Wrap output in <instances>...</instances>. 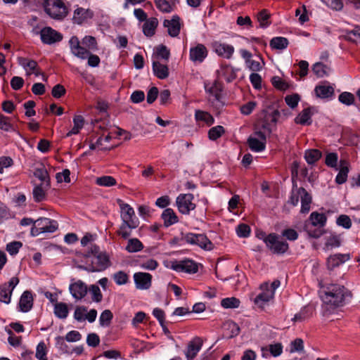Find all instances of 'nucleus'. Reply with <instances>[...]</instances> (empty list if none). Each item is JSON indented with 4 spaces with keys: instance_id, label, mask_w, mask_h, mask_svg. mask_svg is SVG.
<instances>
[{
    "instance_id": "1",
    "label": "nucleus",
    "mask_w": 360,
    "mask_h": 360,
    "mask_svg": "<svg viewBox=\"0 0 360 360\" xmlns=\"http://www.w3.org/2000/svg\"><path fill=\"white\" fill-rule=\"evenodd\" d=\"M117 201L121 210L122 221L117 234L123 239H127L131 236L130 230L137 228L139 221L135 215L134 209L129 204L124 203L120 199H117Z\"/></svg>"
},
{
    "instance_id": "2",
    "label": "nucleus",
    "mask_w": 360,
    "mask_h": 360,
    "mask_svg": "<svg viewBox=\"0 0 360 360\" xmlns=\"http://www.w3.org/2000/svg\"><path fill=\"white\" fill-rule=\"evenodd\" d=\"M347 297H351L352 293L344 285L331 283L326 287L321 298L326 304L338 307L343 304Z\"/></svg>"
},
{
    "instance_id": "3",
    "label": "nucleus",
    "mask_w": 360,
    "mask_h": 360,
    "mask_svg": "<svg viewBox=\"0 0 360 360\" xmlns=\"http://www.w3.org/2000/svg\"><path fill=\"white\" fill-rule=\"evenodd\" d=\"M33 3L41 5L44 12L52 19L63 20L68 15V8L63 0H32Z\"/></svg>"
},
{
    "instance_id": "4",
    "label": "nucleus",
    "mask_w": 360,
    "mask_h": 360,
    "mask_svg": "<svg viewBox=\"0 0 360 360\" xmlns=\"http://www.w3.org/2000/svg\"><path fill=\"white\" fill-rule=\"evenodd\" d=\"M181 238L174 237L169 242L170 246L178 245L181 240H185L186 243L198 245L200 248L205 250H212L214 249V245L212 241L203 233H187L184 234L183 232L181 233Z\"/></svg>"
},
{
    "instance_id": "5",
    "label": "nucleus",
    "mask_w": 360,
    "mask_h": 360,
    "mask_svg": "<svg viewBox=\"0 0 360 360\" xmlns=\"http://www.w3.org/2000/svg\"><path fill=\"white\" fill-rule=\"evenodd\" d=\"M35 225L30 230V235L33 237L40 233H53L58 229V223L56 220L46 217H39L36 220Z\"/></svg>"
},
{
    "instance_id": "6",
    "label": "nucleus",
    "mask_w": 360,
    "mask_h": 360,
    "mask_svg": "<svg viewBox=\"0 0 360 360\" xmlns=\"http://www.w3.org/2000/svg\"><path fill=\"white\" fill-rule=\"evenodd\" d=\"M281 236L276 233L269 234L267 241H266V248L274 255H284L289 249V245L285 240H280Z\"/></svg>"
},
{
    "instance_id": "7",
    "label": "nucleus",
    "mask_w": 360,
    "mask_h": 360,
    "mask_svg": "<svg viewBox=\"0 0 360 360\" xmlns=\"http://www.w3.org/2000/svg\"><path fill=\"white\" fill-rule=\"evenodd\" d=\"M194 195L192 193H181L176 200V204L179 212L182 214H189L190 212L195 210L196 205L192 201Z\"/></svg>"
},
{
    "instance_id": "8",
    "label": "nucleus",
    "mask_w": 360,
    "mask_h": 360,
    "mask_svg": "<svg viewBox=\"0 0 360 360\" xmlns=\"http://www.w3.org/2000/svg\"><path fill=\"white\" fill-rule=\"evenodd\" d=\"M170 268L177 272L195 274L198 271V264L193 259L186 258L181 261L171 262Z\"/></svg>"
},
{
    "instance_id": "9",
    "label": "nucleus",
    "mask_w": 360,
    "mask_h": 360,
    "mask_svg": "<svg viewBox=\"0 0 360 360\" xmlns=\"http://www.w3.org/2000/svg\"><path fill=\"white\" fill-rule=\"evenodd\" d=\"M94 257V259L90 262L93 266L94 272L103 271L112 265L110 256L105 251Z\"/></svg>"
},
{
    "instance_id": "10",
    "label": "nucleus",
    "mask_w": 360,
    "mask_h": 360,
    "mask_svg": "<svg viewBox=\"0 0 360 360\" xmlns=\"http://www.w3.org/2000/svg\"><path fill=\"white\" fill-rule=\"evenodd\" d=\"M41 41L45 44H53L63 39V34L51 27H45L40 31Z\"/></svg>"
},
{
    "instance_id": "11",
    "label": "nucleus",
    "mask_w": 360,
    "mask_h": 360,
    "mask_svg": "<svg viewBox=\"0 0 360 360\" xmlns=\"http://www.w3.org/2000/svg\"><path fill=\"white\" fill-rule=\"evenodd\" d=\"M69 290L75 299L82 300L86 295L88 287L82 281H75V278H72L71 283L69 286Z\"/></svg>"
},
{
    "instance_id": "12",
    "label": "nucleus",
    "mask_w": 360,
    "mask_h": 360,
    "mask_svg": "<svg viewBox=\"0 0 360 360\" xmlns=\"http://www.w3.org/2000/svg\"><path fill=\"white\" fill-rule=\"evenodd\" d=\"M315 112H317V110L314 106L304 108L295 118L294 121L297 124L309 126L312 124L311 117Z\"/></svg>"
},
{
    "instance_id": "13",
    "label": "nucleus",
    "mask_w": 360,
    "mask_h": 360,
    "mask_svg": "<svg viewBox=\"0 0 360 360\" xmlns=\"http://www.w3.org/2000/svg\"><path fill=\"white\" fill-rule=\"evenodd\" d=\"M152 275L146 272H136L134 274L136 288L140 290H148L152 283Z\"/></svg>"
},
{
    "instance_id": "14",
    "label": "nucleus",
    "mask_w": 360,
    "mask_h": 360,
    "mask_svg": "<svg viewBox=\"0 0 360 360\" xmlns=\"http://www.w3.org/2000/svg\"><path fill=\"white\" fill-rule=\"evenodd\" d=\"M181 18L178 15H174L171 20L165 19L163 26L167 27L168 34L172 37H176L181 31Z\"/></svg>"
},
{
    "instance_id": "15",
    "label": "nucleus",
    "mask_w": 360,
    "mask_h": 360,
    "mask_svg": "<svg viewBox=\"0 0 360 360\" xmlns=\"http://www.w3.org/2000/svg\"><path fill=\"white\" fill-rule=\"evenodd\" d=\"M34 298L32 292L30 290H25L22 292L18 302V311L23 313L30 311L33 307Z\"/></svg>"
},
{
    "instance_id": "16",
    "label": "nucleus",
    "mask_w": 360,
    "mask_h": 360,
    "mask_svg": "<svg viewBox=\"0 0 360 360\" xmlns=\"http://www.w3.org/2000/svg\"><path fill=\"white\" fill-rule=\"evenodd\" d=\"M72 53L81 59H86L89 53V51L86 48L81 46L77 37L72 36L69 41Z\"/></svg>"
},
{
    "instance_id": "17",
    "label": "nucleus",
    "mask_w": 360,
    "mask_h": 360,
    "mask_svg": "<svg viewBox=\"0 0 360 360\" xmlns=\"http://www.w3.org/2000/svg\"><path fill=\"white\" fill-rule=\"evenodd\" d=\"M202 346V340L199 337L194 338L191 340L187 346L185 355L187 360H193L198 354Z\"/></svg>"
},
{
    "instance_id": "18",
    "label": "nucleus",
    "mask_w": 360,
    "mask_h": 360,
    "mask_svg": "<svg viewBox=\"0 0 360 360\" xmlns=\"http://www.w3.org/2000/svg\"><path fill=\"white\" fill-rule=\"evenodd\" d=\"M214 51L221 57L230 59L234 52V47L232 45L215 41L212 44Z\"/></svg>"
},
{
    "instance_id": "19",
    "label": "nucleus",
    "mask_w": 360,
    "mask_h": 360,
    "mask_svg": "<svg viewBox=\"0 0 360 360\" xmlns=\"http://www.w3.org/2000/svg\"><path fill=\"white\" fill-rule=\"evenodd\" d=\"M207 53L206 46L202 44H198L195 47L191 48L189 53L190 59L194 62L202 63L207 56Z\"/></svg>"
},
{
    "instance_id": "20",
    "label": "nucleus",
    "mask_w": 360,
    "mask_h": 360,
    "mask_svg": "<svg viewBox=\"0 0 360 360\" xmlns=\"http://www.w3.org/2000/svg\"><path fill=\"white\" fill-rule=\"evenodd\" d=\"M350 259L349 254H335L330 256L327 259V268L330 271H333L335 268L345 263Z\"/></svg>"
},
{
    "instance_id": "21",
    "label": "nucleus",
    "mask_w": 360,
    "mask_h": 360,
    "mask_svg": "<svg viewBox=\"0 0 360 360\" xmlns=\"http://www.w3.org/2000/svg\"><path fill=\"white\" fill-rule=\"evenodd\" d=\"M94 17V12L90 9H84L78 7L74 11L72 20L74 22L82 25L87 19H91Z\"/></svg>"
},
{
    "instance_id": "22",
    "label": "nucleus",
    "mask_w": 360,
    "mask_h": 360,
    "mask_svg": "<svg viewBox=\"0 0 360 360\" xmlns=\"http://www.w3.org/2000/svg\"><path fill=\"white\" fill-rule=\"evenodd\" d=\"M342 32L344 34L341 35L340 38L355 44H360V25H354L352 30H343Z\"/></svg>"
},
{
    "instance_id": "23",
    "label": "nucleus",
    "mask_w": 360,
    "mask_h": 360,
    "mask_svg": "<svg viewBox=\"0 0 360 360\" xmlns=\"http://www.w3.org/2000/svg\"><path fill=\"white\" fill-rule=\"evenodd\" d=\"M298 194L301 195L300 212L302 214L308 213L310 210V204L312 202L311 194L304 187L298 188Z\"/></svg>"
},
{
    "instance_id": "24",
    "label": "nucleus",
    "mask_w": 360,
    "mask_h": 360,
    "mask_svg": "<svg viewBox=\"0 0 360 360\" xmlns=\"http://www.w3.org/2000/svg\"><path fill=\"white\" fill-rule=\"evenodd\" d=\"M314 92L316 97L321 99L332 98L335 95V89L331 85H317L314 89Z\"/></svg>"
},
{
    "instance_id": "25",
    "label": "nucleus",
    "mask_w": 360,
    "mask_h": 360,
    "mask_svg": "<svg viewBox=\"0 0 360 360\" xmlns=\"http://www.w3.org/2000/svg\"><path fill=\"white\" fill-rule=\"evenodd\" d=\"M33 175L36 178L39 179L42 182V184L44 183L46 187H50L51 180L49 174L44 164H40L39 167L34 169Z\"/></svg>"
},
{
    "instance_id": "26",
    "label": "nucleus",
    "mask_w": 360,
    "mask_h": 360,
    "mask_svg": "<svg viewBox=\"0 0 360 360\" xmlns=\"http://www.w3.org/2000/svg\"><path fill=\"white\" fill-rule=\"evenodd\" d=\"M152 69L154 75L160 79H165L169 77V70L167 65H163L158 61H153Z\"/></svg>"
},
{
    "instance_id": "27",
    "label": "nucleus",
    "mask_w": 360,
    "mask_h": 360,
    "mask_svg": "<svg viewBox=\"0 0 360 360\" xmlns=\"http://www.w3.org/2000/svg\"><path fill=\"white\" fill-rule=\"evenodd\" d=\"M340 163V168L335 181L337 184L341 185L345 183L347 180L348 173L349 172V162L345 160H341Z\"/></svg>"
},
{
    "instance_id": "28",
    "label": "nucleus",
    "mask_w": 360,
    "mask_h": 360,
    "mask_svg": "<svg viewBox=\"0 0 360 360\" xmlns=\"http://www.w3.org/2000/svg\"><path fill=\"white\" fill-rule=\"evenodd\" d=\"M224 336L231 339L238 335L240 331L239 326L233 321H228L224 324Z\"/></svg>"
},
{
    "instance_id": "29",
    "label": "nucleus",
    "mask_w": 360,
    "mask_h": 360,
    "mask_svg": "<svg viewBox=\"0 0 360 360\" xmlns=\"http://www.w3.org/2000/svg\"><path fill=\"white\" fill-rule=\"evenodd\" d=\"M161 218L164 221V226L167 228L179 221V218L173 209L166 208L161 214Z\"/></svg>"
},
{
    "instance_id": "30",
    "label": "nucleus",
    "mask_w": 360,
    "mask_h": 360,
    "mask_svg": "<svg viewBox=\"0 0 360 360\" xmlns=\"http://www.w3.org/2000/svg\"><path fill=\"white\" fill-rule=\"evenodd\" d=\"M322 228L323 227L316 228L315 226L309 224V221H306L303 226V230L307 233L309 238H319L326 233V231Z\"/></svg>"
},
{
    "instance_id": "31",
    "label": "nucleus",
    "mask_w": 360,
    "mask_h": 360,
    "mask_svg": "<svg viewBox=\"0 0 360 360\" xmlns=\"http://www.w3.org/2000/svg\"><path fill=\"white\" fill-rule=\"evenodd\" d=\"M158 25V20L156 18H150L143 25V32L145 36L151 37L155 34V30Z\"/></svg>"
},
{
    "instance_id": "32",
    "label": "nucleus",
    "mask_w": 360,
    "mask_h": 360,
    "mask_svg": "<svg viewBox=\"0 0 360 360\" xmlns=\"http://www.w3.org/2000/svg\"><path fill=\"white\" fill-rule=\"evenodd\" d=\"M249 148L253 152H262L266 148V142L250 136L247 140Z\"/></svg>"
},
{
    "instance_id": "33",
    "label": "nucleus",
    "mask_w": 360,
    "mask_h": 360,
    "mask_svg": "<svg viewBox=\"0 0 360 360\" xmlns=\"http://www.w3.org/2000/svg\"><path fill=\"white\" fill-rule=\"evenodd\" d=\"M309 224L317 226L319 225L320 227H323L327 221V217L323 213H319L317 212H313L309 216Z\"/></svg>"
},
{
    "instance_id": "34",
    "label": "nucleus",
    "mask_w": 360,
    "mask_h": 360,
    "mask_svg": "<svg viewBox=\"0 0 360 360\" xmlns=\"http://www.w3.org/2000/svg\"><path fill=\"white\" fill-rule=\"evenodd\" d=\"M322 157V153L319 149H308L304 152V159L309 165H314Z\"/></svg>"
},
{
    "instance_id": "35",
    "label": "nucleus",
    "mask_w": 360,
    "mask_h": 360,
    "mask_svg": "<svg viewBox=\"0 0 360 360\" xmlns=\"http://www.w3.org/2000/svg\"><path fill=\"white\" fill-rule=\"evenodd\" d=\"M274 296V292H262L257 295L254 300V302L260 308H263L264 304L270 301Z\"/></svg>"
},
{
    "instance_id": "36",
    "label": "nucleus",
    "mask_w": 360,
    "mask_h": 360,
    "mask_svg": "<svg viewBox=\"0 0 360 360\" xmlns=\"http://www.w3.org/2000/svg\"><path fill=\"white\" fill-rule=\"evenodd\" d=\"M288 39L283 37H273L269 42V45L272 49L283 50L288 46Z\"/></svg>"
},
{
    "instance_id": "37",
    "label": "nucleus",
    "mask_w": 360,
    "mask_h": 360,
    "mask_svg": "<svg viewBox=\"0 0 360 360\" xmlns=\"http://www.w3.org/2000/svg\"><path fill=\"white\" fill-rule=\"evenodd\" d=\"M342 244L341 234L331 233L330 236L326 238L325 248L327 249H333L339 248Z\"/></svg>"
},
{
    "instance_id": "38",
    "label": "nucleus",
    "mask_w": 360,
    "mask_h": 360,
    "mask_svg": "<svg viewBox=\"0 0 360 360\" xmlns=\"http://www.w3.org/2000/svg\"><path fill=\"white\" fill-rule=\"evenodd\" d=\"M84 118L82 115H75L73 117L74 127L66 134V137L71 136L73 134H77L79 133L84 124Z\"/></svg>"
},
{
    "instance_id": "39",
    "label": "nucleus",
    "mask_w": 360,
    "mask_h": 360,
    "mask_svg": "<svg viewBox=\"0 0 360 360\" xmlns=\"http://www.w3.org/2000/svg\"><path fill=\"white\" fill-rule=\"evenodd\" d=\"M69 309L65 302H56L54 305V314L59 319H64L68 316Z\"/></svg>"
},
{
    "instance_id": "40",
    "label": "nucleus",
    "mask_w": 360,
    "mask_h": 360,
    "mask_svg": "<svg viewBox=\"0 0 360 360\" xmlns=\"http://www.w3.org/2000/svg\"><path fill=\"white\" fill-rule=\"evenodd\" d=\"M43 184L36 185L32 191L33 199L35 202H41L46 200L47 194L42 188Z\"/></svg>"
},
{
    "instance_id": "41",
    "label": "nucleus",
    "mask_w": 360,
    "mask_h": 360,
    "mask_svg": "<svg viewBox=\"0 0 360 360\" xmlns=\"http://www.w3.org/2000/svg\"><path fill=\"white\" fill-rule=\"evenodd\" d=\"M195 117L197 121H202L208 126H211L214 122V119L210 113L200 110H195Z\"/></svg>"
},
{
    "instance_id": "42",
    "label": "nucleus",
    "mask_w": 360,
    "mask_h": 360,
    "mask_svg": "<svg viewBox=\"0 0 360 360\" xmlns=\"http://www.w3.org/2000/svg\"><path fill=\"white\" fill-rule=\"evenodd\" d=\"M271 17V14L269 13L268 10L262 9L259 12L257 15V20L259 22V27L262 28H266L271 24V22L269 20Z\"/></svg>"
},
{
    "instance_id": "43",
    "label": "nucleus",
    "mask_w": 360,
    "mask_h": 360,
    "mask_svg": "<svg viewBox=\"0 0 360 360\" xmlns=\"http://www.w3.org/2000/svg\"><path fill=\"white\" fill-rule=\"evenodd\" d=\"M143 243L138 238H131L128 240L126 250L128 252H137L143 249Z\"/></svg>"
},
{
    "instance_id": "44",
    "label": "nucleus",
    "mask_w": 360,
    "mask_h": 360,
    "mask_svg": "<svg viewBox=\"0 0 360 360\" xmlns=\"http://www.w3.org/2000/svg\"><path fill=\"white\" fill-rule=\"evenodd\" d=\"M96 184L101 186L110 187L116 185L117 181L112 176H102L96 178Z\"/></svg>"
},
{
    "instance_id": "45",
    "label": "nucleus",
    "mask_w": 360,
    "mask_h": 360,
    "mask_svg": "<svg viewBox=\"0 0 360 360\" xmlns=\"http://www.w3.org/2000/svg\"><path fill=\"white\" fill-rule=\"evenodd\" d=\"M327 65H324L321 62H317L312 66V71L316 75L317 77L321 78L324 76H328Z\"/></svg>"
},
{
    "instance_id": "46",
    "label": "nucleus",
    "mask_w": 360,
    "mask_h": 360,
    "mask_svg": "<svg viewBox=\"0 0 360 360\" xmlns=\"http://www.w3.org/2000/svg\"><path fill=\"white\" fill-rule=\"evenodd\" d=\"M239 299L232 297L224 298L221 301V305L224 309H236L240 306Z\"/></svg>"
},
{
    "instance_id": "47",
    "label": "nucleus",
    "mask_w": 360,
    "mask_h": 360,
    "mask_svg": "<svg viewBox=\"0 0 360 360\" xmlns=\"http://www.w3.org/2000/svg\"><path fill=\"white\" fill-rule=\"evenodd\" d=\"M155 54L158 58L168 61L170 57L169 49L164 44H160L155 47Z\"/></svg>"
},
{
    "instance_id": "48",
    "label": "nucleus",
    "mask_w": 360,
    "mask_h": 360,
    "mask_svg": "<svg viewBox=\"0 0 360 360\" xmlns=\"http://www.w3.org/2000/svg\"><path fill=\"white\" fill-rule=\"evenodd\" d=\"M271 82L274 88L279 91H286L290 88V84L283 80L278 76H274L271 79Z\"/></svg>"
},
{
    "instance_id": "49",
    "label": "nucleus",
    "mask_w": 360,
    "mask_h": 360,
    "mask_svg": "<svg viewBox=\"0 0 360 360\" xmlns=\"http://www.w3.org/2000/svg\"><path fill=\"white\" fill-rule=\"evenodd\" d=\"M225 133L224 127L217 125L212 127L208 131V137L212 141H216Z\"/></svg>"
},
{
    "instance_id": "50",
    "label": "nucleus",
    "mask_w": 360,
    "mask_h": 360,
    "mask_svg": "<svg viewBox=\"0 0 360 360\" xmlns=\"http://www.w3.org/2000/svg\"><path fill=\"white\" fill-rule=\"evenodd\" d=\"M136 264L139 266L141 268L147 270H155L158 266V262L154 259H149L146 262H141L139 259L134 261Z\"/></svg>"
},
{
    "instance_id": "51",
    "label": "nucleus",
    "mask_w": 360,
    "mask_h": 360,
    "mask_svg": "<svg viewBox=\"0 0 360 360\" xmlns=\"http://www.w3.org/2000/svg\"><path fill=\"white\" fill-rule=\"evenodd\" d=\"M157 8L165 13H171L174 8L167 0H154Z\"/></svg>"
},
{
    "instance_id": "52",
    "label": "nucleus",
    "mask_w": 360,
    "mask_h": 360,
    "mask_svg": "<svg viewBox=\"0 0 360 360\" xmlns=\"http://www.w3.org/2000/svg\"><path fill=\"white\" fill-rule=\"evenodd\" d=\"M336 224L345 229H349L352 227V222L350 217L347 214H340L336 219Z\"/></svg>"
},
{
    "instance_id": "53",
    "label": "nucleus",
    "mask_w": 360,
    "mask_h": 360,
    "mask_svg": "<svg viewBox=\"0 0 360 360\" xmlns=\"http://www.w3.org/2000/svg\"><path fill=\"white\" fill-rule=\"evenodd\" d=\"M113 318V314L109 309L104 310L99 318L100 325L101 326H108Z\"/></svg>"
},
{
    "instance_id": "54",
    "label": "nucleus",
    "mask_w": 360,
    "mask_h": 360,
    "mask_svg": "<svg viewBox=\"0 0 360 360\" xmlns=\"http://www.w3.org/2000/svg\"><path fill=\"white\" fill-rule=\"evenodd\" d=\"M12 293L6 286V285H0V302L5 304H9L11 302Z\"/></svg>"
},
{
    "instance_id": "55",
    "label": "nucleus",
    "mask_w": 360,
    "mask_h": 360,
    "mask_svg": "<svg viewBox=\"0 0 360 360\" xmlns=\"http://www.w3.org/2000/svg\"><path fill=\"white\" fill-rule=\"evenodd\" d=\"M47 354V348L45 343L41 341L40 342L36 349V354L35 356L39 360H48L46 357Z\"/></svg>"
},
{
    "instance_id": "56",
    "label": "nucleus",
    "mask_w": 360,
    "mask_h": 360,
    "mask_svg": "<svg viewBox=\"0 0 360 360\" xmlns=\"http://www.w3.org/2000/svg\"><path fill=\"white\" fill-rule=\"evenodd\" d=\"M88 290H89V292L91 294V299L94 302H101L102 301L103 295L97 285H91Z\"/></svg>"
},
{
    "instance_id": "57",
    "label": "nucleus",
    "mask_w": 360,
    "mask_h": 360,
    "mask_svg": "<svg viewBox=\"0 0 360 360\" xmlns=\"http://www.w3.org/2000/svg\"><path fill=\"white\" fill-rule=\"evenodd\" d=\"M354 96L349 92H342L338 96V100L342 104L346 105H351L354 102Z\"/></svg>"
},
{
    "instance_id": "58",
    "label": "nucleus",
    "mask_w": 360,
    "mask_h": 360,
    "mask_svg": "<svg viewBox=\"0 0 360 360\" xmlns=\"http://www.w3.org/2000/svg\"><path fill=\"white\" fill-rule=\"evenodd\" d=\"M82 42L83 45L86 46L89 49L96 51L98 49V44L96 39L92 36H85Z\"/></svg>"
},
{
    "instance_id": "59",
    "label": "nucleus",
    "mask_w": 360,
    "mask_h": 360,
    "mask_svg": "<svg viewBox=\"0 0 360 360\" xmlns=\"http://www.w3.org/2000/svg\"><path fill=\"white\" fill-rule=\"evenodd\" d=\"M338 160V155L337 153H329L326 156L325 164L329 167L337 169Z\"/></svg>"
},
{
    "instance_id": "60",
    "label": "nucleus",
    "mask_w": 360,
    "mask_h": 360,
    "mask_svg": "<svg viewBox=\"0 0 360 360\" xmlns=\"http://www.w3.org/2000/svg\"><path fill=\"white\" fill-rule=\"evenodd\" d=\"M113 278L116 284L121 285L128 282L129 276L127 273L123 271H119L114 274Z\"/></svg>"
},
{
    "instance_id": "61",
    "label": "nucleus",
    "mask_w": 360,
    "mask_h": 360,
    "mask_svg": "<svg viewBox=\"0 0 360 360\" xmlns=\"http://www.w3.org/2000/svg\"><path fill=\"white\" fill-rule=\"evenodd\" d=\"M87 312V307L85 306H77L74 312V319L79 322L85 321V315Z\"/></svg>"
},
{
    "instance_id": "62",
    "label": "nucleus",
    "mask_w": 360,
    "mask_h": 360,
    "mask_svg": "<svg viewBox=\"0 0 360 360\" xmlns=\"http://www.w3.org/2000/svg\"><path fill=\"white\" fill-rule=\"evenodd\" d=\"M300 100V96L297 94L288 95L285 98L286 104L292 109L295 108Z\"/></svg>"
},
{
    "instance_id": "63",
    "label": "nucleus",
    "mask_w": 360,
    "mask_h": 360,
    "mask_svg": "<svg viewBox=\"0 0 360 360\" xmlns=\"http://www.w3.org/2000/svg\"><path fill=\"white\" fill-rule=\"evenodd\" d=\"M236 233L240 238H247L250 234V227L246 224L241 223L237 226Z\"/></svg>"
},
{
    "instance_id": "64",
    "label": "nucleus",
    "mask_w": 360,
    "mask_h": 360,
    "mask_svg": "<svg viewBox=\"0 0 360 360\" xmlns=\"http://www.w3.org/2000/svg\"><path fill=\"white\" fill-rule=\"evenodd\" d=\"M304 350V342L301 338H296L290 343V352H302Z\"/></svg>"
}]
</instances>
